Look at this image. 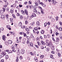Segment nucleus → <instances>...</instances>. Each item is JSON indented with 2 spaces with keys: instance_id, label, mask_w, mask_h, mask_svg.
Wrapping results in <instances>:
<instances>
[{
  "instance_id": "obj_10",
  "label": "nucleus",
  "mask_w": 62,
  "mask_h": 62,
  "mask_svg": "<svg viewBox=\"0 0 62 62\" xmlns=\"http://www.w3.org/2000/svg\"><path fill=\"white\" fill-rule=\"evenodd\" d=\"M12 41L11 40H8V43L10 44H12Z\"/></svg>"
},
{
  "instance_id": "obj_49",
  "label": "nucleus",
  "mask_w": 62,
  "mask_h": 62,
  "mask_svg": "<svg viewBox=\"0 0 62 62\" xmlns=\"http://www.w3.org/2000/svg\"><path fill=\"white\" fill-rule=\"evenodd\" d=\"M28 3L29 4H32V3L31 2V1H30L28 2Z\"/></svg>"
},
{
  "instance_id": "obj_6",
  "label": "nucleus",
  "mask_w": 62,
  "mask_h": 62,
  "mask_svg": "<svg viewBox=\"0 0 62 62\" xmlns=\"http://www.w3.org/2000/svg\"><path fill=\"white\" fill-rule=\"evenodd\" d=\"M1 54L3 55V56H5V55H6V53L4 52H2L1 53Z\"/></svg>"
},
{
  "instance_id": "obj_3",
  "label": "nucleus",
  "mask_w": 62,
  "mask_h": 62,
  "mask_svg": "<svg viewBox=\"0 0 62 62\" xmlns=\"http://www.w3.org/2000/svg\"><path fill=\"white\" fill-rule=\"evenodd\" d=\"M36 26L37 27H39L40 25V23L39 21H37L36 23Z\"/></svg>"
},
{
  "instance_id": "obj_30",
  "label": "nucleus",
  "mask_w": 62,
  "mask_h": 62,
  "mask_svg": "<svg viewBox=\"0 0 62 62\" xmlns=\"http://www.w3.org/2000/svg\"><path fill=\"white\" fill-rule=\"evenodd\" d=\"M12 51L13 52H16L17 53V51L14 49L12 50Z\"/></svg>"
},
{
  "instance_id": "obj_37",
  "label": "nucleus",
  "mask_w": 62,
  "mask_h": 62,
  "mask_svg": "<svg viewBox=\"0 0 62 62\" xmlns=\"http://www.w3.org/2000/svg\"><path fill=\"white\" fill-rule=\"evenodd\" d=\"M7 6H8V5H5L4 6V8H6V7H7Z\"/></svg>"
},
{
  "instance_id": "obj_8",
  "label": "nucleus",
  "mask_w": 62,
  "mask_h": 62,
  "mask_svg": "<svg viewBox=\"0 0 62 62\" xmlns=\"http://www.w3.org/2000/svg\"><path fill=\"white\" fill-rule=\"evenodd\" d=\"M16 52H17V56H20V51L18 50Z\"/></svg>"
},
{
  "instance_id": "obj_62",
  "label": "nucleus",
  "mask_w": 62,
  "mask_h": 62,
  "mask_svg": "<svg viewBox=\"0 0 62 62\" xmlns=\"http://www.w3.org/2000/svg\"><path fill=\"white\" fill-rule=\"evenodd\" d=\"M4 62V60L2 59L1 60V62Z\"/></svg>"
},
{
  "instance_id": "obj_51",
  "label": "nucleus",
  "mask_w": 62,
  "mask_h": 62,
  "mask_svg": "<svg viewBox=\"0 0 62 62\" xmlns=\"http://www.w3.org/2000/svg\"><path fill=\"white\" fill-rule=\"evenodd\" d=\"M60 38L61 39H62V35L61 36H60Z\"/></svg>"
},
{
  "instance_id": "obj_36",
  "label": "nucleus",
  "mask_w": 62,
  "mask_h": 62,
  "mask_svg": "<svg viewBox=\"0 0 62 62\" xmlns=\"http://www.w3.org/2000/svg\"><path fill=\"white\" fill-rule=\"evenodd\" d=\"M5 4L6 5H8L9 4V3H8L7 2H6L5 3Z\"/></svg>"
},
{
  "instance_id": "obj_47",
  "label": "nucleus",
  "mask_w": 62,
  "mask_h": 62,
  "mask_svg": "<svg viewBox=\"0 0 62 62\" xmlns=\"http://www.w3.org/2000/svg\"><path fill=\"white\" fill-rule=\"evenodd\" d=\"M14 10L13 9H11V11H12V12H14Z\"/></svg>"
},
{
  "instance_id": "obj_54",
  "label": "nucleus",
  "mask_w": 62,
  "mask_h": 62,
  "mask_svg": "<svg viewBox=\"0 0 62 62\" xmlns=\"http://www.w3.org/2000/svg\"><path fill=\"white\" fill-rule=\"evenodd\" d=\"M42 6L44 7H45V4H44L43 3L42 4Z\"/></svg>"
},
{
  "instance_id": "obj_61",
  "label": "nucleus",
  "mask_w": 62,
  "mask_h": 62,
  "mask_svg": "<svg viewBox=\"0 0 62 62\" xmlns=\"http://www.w3.org/2000/svg\"><path fill=\"white\" fill-rule=\"evenodd\" d=\"M27 2H26H26H25L24 3V4H25V5H26V4H27Z\"/></svg>"
},
{
  "instance_id": "obj_48",
  "label": "nucleus",
  "mask_w": 62,
  "mask_h": 62,
  "mask_svg": "<svg viewBox=\"0 0 62 62\" xmlns=\"http://www.w3.org/2000/svg\"><path fill=\"white\" fill-rule=\"evenodd\" d=\"M19 34L20 35H23V32H19Z\"/></svg>"
},
{
  "instance_id": "obj_25",
  "label": "nucleus",
  "mask_w": 62,
  "mask_h": 62,
  "mask_svg": "<svg viewBox=\"0 0 62 62\" xmlns=\"http://www.w3.org/2000/svg\"><path fill=\"white\" fill-rule=\"evenodd\" d=\"M0 14H3V11L2 10H0Z\"/></svg>"
},
{
  "instance_id": "obj_21",
  "label": "nucleus",
  "mask_w": 62,
  "mask_h": 62,
  "mask_svg": "<svg viewBox=\"0 0 62 62\" xmlns=\"http://www.w3.org/2000/svg\"><path fill=\"white\" fill-rule=\"evenodd\" d=\"M12 16L13 17V18H14L15 19L16 18V16H15V15H14V14H12Z\"/></svg>"
},
{
  "instance_id": "obj_42",
  "label": "nucleus",
  "mask_w": 62,
  "mask_h": 62,
  "mask_svg": "<svg viewBox=\"0 0 62 62\" xmlns=\"http://www.w3.org/2000/svg\"><path fill=\"white\" fill-rule=\"evenodd\" d=\"M9 10V8H7V9H6L7 11H8Z\"/></svg>"
},
{
  "instance_id": "obj_4",
  "label": "nucleus",
  "mask_w": 62,
  "mask_h": 62,
  "mask_svg": "<svg viewBox=\"0 0 62 62\" xmlns=\"http://www.w3.org/2000/svg\"><path fill=\"white\" fill-rule=\"evenodd\" d=\"M36 15L34 13H33L32 14V15L31 16V17L32 18L33 17H36Z\"/></svg>"
},
{
  "instance_id": "obj_17",
  "label": "nucleus",
  "mask_w": 62,
  "mask_h": 62,
  "mask_svg": "<svg viewBox=\"0 0 62 62\" xmlns=\"http://www.w3.org/2000/svg\"><path fill=\"white\" fill-rule=\"evenodd\" d=\"M58 55L59 57H60L61 56V54L60 53H58Z\"/></svg>"
},
{
  "instance_id": "obj_63",
  "label": "nucleus",
  "mask_w": 62,
  "mask_h": 62,
  "mask_svg": "<svg viewBox=\"0 0 62 62\" xmlns=\"http://www.w3.org/2000/svg\"><path fill=\"white\" fill-rule=\"evenodd\" d=\"M47 24H48V25H50V22H48L47 23Z\"/></svg>"
},
{
  "instance_id": "obj_50",
  "label": "nucleus",
  "mask_w": 62,
  "mask_h": 62,
  "mask_svg": "<svg viewBox=\"0 0 62 62\" xmlns=\"http://www.w3.org/2000/svg\"><path fill=\"white\" fill-rule=\"evenodd\" d=\"M56 36H57L58 35H59V33H58V32H56Z\"/></svg>"
},
{
  "instance_id": "obj_27",
  "label": "nucleus",
  "mask_w": 62,
  "mask_h": 62,
  "mask_svg": "<svg viewBox=\"0 0 62 62\" xmlns=\"http://www.w3.org/2000/svg\"><path fill=\"white\" fill-rule=\"evenodd\" d=\"M38 27H36L35 28H34V30L37 31V30H38Z\"/></svg>"
},
{
  "instance_id": "obj_12",
  "label": "nucleus",
  "mask_w": 62,
  "mask_h": 62,
  "mask_svg": "<svg viewBox=\"0 0 62 62\" xmlns=\"http://www.w3.org/2000/svg\"><path fill=\"white\" fill-rule=\"evenodd\" d=\"M34 60H35L36 62H38V60L37 59V58L36 57H35L34 59Z\"/></svg>"
},
{
  "instance_id": "obj_52",
  "label": "nucleus",
  "mask_w": 62,
  "mask_h": 62,
  "mask_svg": "<svg viewBox=\"0 0 62 62\" xmlns=\"http://www.w3.org/2000/svg\"><path fill=\"white\" fill-rule=\"evenodd\" d=\"M40 39H43V37H42L40 36Z\"/></svg>"
},
{
  "instance_id": "obj_57",
  "label": "nucleus",
  "mask_w": 62,
  "mask_h": 62,
  "mask_svg": "<svg viewBox=\"0 0 62 62\" xmlns=\"http://www.w3.org/2000/svg\"><path fill=\"white\" fill-rule=\"evenodd\" d=\"M56 28L57 29H58V26H56Z\"/></svg>"
},
{
  "instance_id": "obj_19",
  "label": "nucleus",
  "mask_w": 62,
  "mask_h": 62,
  "mask_svg": "<svg viewBox=\"0 0 62 62\" xmlns=\"http://www.w3.org/2000/svg\"><path fill=\"white\" fill-rule=\"evenodd\" d=\"M30 46L31 47H33V44L32 43H30Z\"/></svg>"
},
{
  "instance_id": "obj_60",
  "label": "nucleus",
  "mask_w": 62,
  "mask_h": 62,
  "mask_svg": "<svg viewBox=\"0 0 62 62\" xmlns=\"http://www.w3.org/2000/svg\"><path fill=\"white\" fill-rule=\"evenodd\" d=\"M29 28L30 29H32V27H31V26H30L29 27Z\"/></svg>"
},
{
  "instance_id": "obj_1",
  "label": "nucleus",
  "mask_w": 62,
  "mask_h": 62,
  "mask_svg": "<svg viewBox=\"0 0 62 62\" xmlns=\"http://www.w3.org/2000/svg\"><path fill=\"white\" fill-rule=\"evenodd\" d=\"M24 11L23 10L21 11V12L22 13V14H23V15H25V13L26 15H28V12L27 11V10L26 9H25L24 10Z\"/></svg>"
},
{
  "instance_id": "obj_35",
  "label": "nucleus",
  "mask_w": 62,
  "mask_h": 62,
  "mask_svg": "<svg viewBox=\"0 0 62 62\" xmlns=\"http://www.w3.org/2000/svg\"><path fill=\"white\" fill-rule=\"evenodd\" d=\"M3 12H5V10H6V8H3Z\"/></svg>"
},
{
  "instance_id": "obj_64",
  "label": "nucleus",
  "mask_w": 62,
  "mask_h": 62,
  "mask_svg": "<svg viewBox=\"0 0 62 62\" xmlns=\"http://www.w3.org/2000/svg\"><path fill=\"white\" fill-rule=\"evenodd\" d=\"M28 22H27V21H25V24H27V23H28Z\"/></svg>"
},
{
  "instance_id": "obj_59",
  "label": "nucleus",
  "mask_w": 62,
  "mask_h": 62,
  "mask_svg": "<svg viewBox=\"0 0 62 62\" xmlns=\"http://www.w3.org/2000/svg\"><path fill=\"white\" fill-rule=\"evenodd\" d=\"M41 12L42 14H44V13L42 11H41Z\"/></svg>"
},
{
  "instance_id": "obj_15",
  "label": "nucleus",
  "mask_w": 62,
  "mask_h": 62,
  "mask_svg": "<svg viewBox=\"0 0 62 62\" xmlns=\"http://www.w3.org/2000/svg\"><path fill=\"white\" fill-rule=\"evenodd\" d=\"M16 61L17 62H18V61H19V57H18V56L16 57Z\"/></svg>"
},
{
  "instance_id": "obj_2",
  "label": "nucleus",
  "mask_w": 62,
  "mask_h": 62,
  "mask_svg": "<svg viewBox=\"0 0 62 62\" xmlns=\"http://www.w3.org/2000/svg\"><path fill=\"white\" fill-rule=\"evenodd\" d=\"M48 0L50 2H51L54 5H55L56 3V1L54 0Z\"/></svg>"
},
{
  "instance_id": "obj_44",
  "label": "nucleus",
  "mask_w": 62,
  "mask_h": 62,
  "mask_svg": "<svg viewBox=\"0 0 62 62\" xmlns=\"http://www.w3.org/2000/svg\"><path fill=\"white\" fill-rule=\"evenodd\" d=\"M56 39L57 41H58L59 40V38H56Z\"/></svg>"
},
{
  "instance_id": "obj_40",
  "label": "nucleus",
  "mask_w": 62,
  "mask_h": 62,
  "mask_svg": "<svg viewBox=\"0 0 62 62\" xmlns=\"http://www.w3.org/2000/svg\"><path fill=\"white\" fill-rule=\"evenodd\" d=\"M37 43L38 46H40V43L39 42H37Z\"/></svg>"
},
{
  "instance_id": "obj_45",
  "label": "nucleus",
  "mask_w": 62,
  "mask_h": 62,
  "mask_svg": "<svg viewBox=\"0 0 62 62\" xmlns=\"http://www.w3.org/2000/svg\"><path fill=\"white\" fill-rule=\"evenodd\" d=\"M10 35H12V34H13V35L14 34V33H13V32H10Z\"/></svg>"
},
{
  "instance_id": "obj_33",
  "label": "nucleus",
  "mask_w": 62,
  "mask_h": 62,
  "mask_svg": "<svg viewBox=\"0 0 62 62\" xmlns=\"http://www.w3.org/2000/svg\"><path fill=\"white\" fill-rule=\"evenodd\" d=\"M54 21H55L54 19L53 18H52V20L51 21L52 22H54Z\"/></svg>"
},
{
  "instance_id": "obj_22",
  "label": "nucleus",
  "mask_w": 62,
  "mask_h": 62,
  "mask_svg": "<svg viewBox=\"0 0 62 62\" xmlns=\"http://www.w3.org/2000/svg\"><path fill=\"white\" fill-rule=\"evenodd\" d=\"M29 39H28L27 40V44H29Z\"/></svg>"
},
{
  "instance_id": "obj_55",
  "label": "nucleus",
  "mask_w": 62,
  "mask_h": 62,
  "mask_svg": "<svg viewBox=\"0 0 62 62\" xmlns=\"http://www.w3.org/2000/svg\"><path fill=\"white\" fill-rule=\"evenodd\" d=\"M60 25H61V26H62V22H60Z\"/></svg>"
},
{
  "instance_id": "obj_31",
  "label": "nucleus",
  "mask_w": 62,
  "mask_h": 62,
  "mask_svg": "<svg viewBox=\"0 0 62 62\" xmlns=\"http://www.w3.org/2000/svg\"><path fill=\"white\" fill-rule=\"evenodd\" d=\"M44 27H46V25H47V23H44Z\"/></svg>"
},
{
  "instance_id": "obj_13",
  "label": "nucleus",
  "mask_w": 62,
  "mask_h": 62,
  "mask_svg": "<svg viewBox=\"0 0 62 62\" xmlns=\"http://www.w3.org/2000/svg\"><path fill=\"white\" fill-rule=\"evenodd\" d=\"M23 36L24 37H26L27 35H26V33L23 32Z\"/></svg>"
},
{
  "instance_id": "obj_29",
  "label": "nucleus",
  "mask_w": 62,
  "mask_h": 62,
  "mask_svg": "<svg viewBox=\"0 0 62 62\" xmlns=\"http://www.w3.org/2000/svg\"><path fill=\"white\" fill-rule=\"evenodd\" d=\"M10 21L11 23H12L13 21V19L12 18L10 19Z\"/></svg>"
},
{
  "instance_id": "obj_38",
  "label": "nucleus",
  "mask_w": 62,
  "mask_h": 62,
  "mask_svg": "<svg viewBox=\"0 0 62 62\" xmlns=\"http://www.w3.org/2000/svg\"><path fill=\"white\" fill-rule=\"evenodd\" d=\"M16 15H17V16H20V14H19V13H18Z\"/></svg>"
},
{
  "instance_id": "obj_16",
  "label": "nucleus",
  "mask_w": 62,
  "mask_h": 62,
  "mask_svg": "<svg viewBox=\"0 0 62 62\" xmlns=\"http://www.w3.org/2000/svg\"><path fill=\"white\" fill-rule=\"evenodd\" d=\"M49 48L48 47H47V48H46L45 49V50H46V51H49Z\"/></svg>"
},
{
  "instance_id": "obj_7",
  "label": "nucleus",
  "mask_w": 62,
  "mask_h": 62,
  "mask_svg": "<svg viewBox=\"0 0 62 62\" xmlns=\"http://www.w3.org/2000/svg\"><path fill=\"white\" fill-rule=\"evenodd\" d=\"M50 46L51 49L52 50H54V46L53 45H51Z\"/></svg>"
},
{
  "instance_id": "obj_43",
  "label": "nucleus",
  "mask_w": 62,
  "mask_h": 62,
  "mask_svg": "<svg viewBox=\"0 0 62 62\" xmlns=\"http://www.w3.org/2000/svg\"><path fill=\"white\" fill-rule=\"evenodd\" d=\"M30 25L31 26H33V25H34V24H33V23H30Z\"/></svg>"
},
{
  "instance_id": "obj_9",
  "label": "nucleus",
  "mask_w": 62,
  "mask_h": 62,
  "mask_svg": "<svg viewBox=\"0 0 62 62\" xmlns=\"http://www.w3.org/2000/svg\"><path fill=\"white\" fill-rule=\"evenodd\" d=\"M16 7V3H15L13 5H12L11 6V7L12 8H15Z\"/></svg>"
},
{
  "instance_id": "obj_39",
  "label": "nucleus",
  "mask_w": 62,
  "mask_h": 62,
  "mask_svg": "<svg viewBox=\"0 0 62 62\" xmlns=\"http://www.w3.org/2000/svg\"><path fill=\"white\" fill-rule=\"evenodd\" d=\"M0 30H2V31H4V28H3L2 27H1L0 28Z\"/></svg>"
},
{
  "instance_id": "obj_24",
  "label": "nucleus",
  "mask_w": 62,
  "mask_h": 62,
  "mask_svg": "<svg viewBox=\"0 0 62 62\" xmlns=\"http://www.w3.org/2000/svg\"><path fill=\"white\" fill-rule=\"evenodd\" d=\"M6 17V18L7 20H8V15H7L5 16Z\"/></svg>"
},
{
  "instance_id": "obj_41",
  "label": "nucleus",
  "mask_w": 62,
  "mask_h": 62,
  "mask_svg": "<svg viewBox=\"0 0 62 62\" xmlns=\"http://www.w3.org/2000/svg\"><path fill=\"white\" fill-rule=\"evenodd\" d=\"M55 43L56 44H58L59 43V42H58V41H57Z\"/></svg>"
},
{
  "instance_id": "obj_14",
  "label": "nucleus",
  "mask_w": 62,
  "mask_h": 62,
  "mask_svg": "<svg viewBox=\"0 0 62 62\" xmlns=\"http://www.w3.org/2000/svg\"><path fill=\"white\" fill-rule=\"evenodd\" d=\"M22 25V23H21V22H20L18 24V26H21Z\"/></svg>"
},
{
  "instance_id": "obj_20",
  "label": "nucleus",
  "mask_w": 62,
  "mask_h": 62,
  "mask_svg": "<svg viewBox=\"0 0 62 62\" xmlns=\"http://www.w3.org/2000/svg\"><path fill=\"white\" fill-rule=\"evenodd\" d=\"M58 30H59L60 31H62V28L61 27L59 28V29H58Z\"/></svg>"
},
{
  "instance_id": "obj_18",
  "label": "nucleus",
  "mask_w": 62,
  "mask_h": 62,
  "mask_svg": "<svg viewBox=\"0 0 62 62\" xmlns=\"http://www.w3.org/2000/svg\"><path fill=\"white\" fill-rule=\"evenodd\" d=\"M41 33L42 34H44V31L42 30L41 31Z\"/></svg>"
},
{
  "instance_id": "obj_11",
  "label": "nucleus",
  "mask_w": 62,
  "mask_h": 62,
  "mask_svg": "<svg viewBox=\"0 0 62 62\" xmlns=\"http://www.w3.org/2000/svg\"><path fill=\"white\" fill-rule=\"evenodd\" d=\"M2 39L3 40H6V39L5 38V36L4 35H3L2 36Z\"/></svg>"
},
{
  "instance_id": "obj_58",
  "label": "nucleus",
  "mask_w": 62,
  "mask_h": 62,
  "mask_svg": "<svg viewBox=\"0 0 62 62\" xmlns=\"http://www.w3.org/2000/svg\"><path fill=\"white\" fill-rule=\"evenodd\" d=\"M54 51H52L51 52V53L52 54H54Z\"/></svg>"
},
{
  "instance_id": "obj_34",
  "label": "nucleus",
  "mask_w": 62,
  "mask_h": 62,
  "mask_svg": "<svg viewBox=\"0 0 62 62\" xmlns=\"http://www.w3.org/2000/svg\"><path fill=\"white\" fill-rule=\"evenodd\" d=\"M50 58H52V59H53V55H51L50 56Z\"/></svg>"
},
{
  "instance_id": "obj_53",
  "label": "nucleus",
  "mask_w": 62,
  "mask_h": 62,
  "mask_svg": "<svg viewBox=\"0 0 62 62\" xmlns=\"http://www.w3.org/2000/svg\"><path fill=\"white\" fill-rule=\"evenodd\" d=\"M35 46L37 48H39V46H38L37 45H35Z\"/></svg>"
},
{
  "instance_id": "obj_46",
  "label": "nucleus",
  "mask_w": 62,
  "mask_h": 62,
  "mask_svg": "<svg viewBox=\"0 0 62 62\" xmlns=\"http://www.w3.org/2000/svg\"><path fill=\"white\" fill-rule=\"evenodd\" d=\"M26 30L27 31H29V30L28 29V28H26Z\"/></svg>"
},
{
  "instance_id": "obj_5",
  "label": "nucleus",
  "mask_w": 62,
  "mask_h": 62,
  "mask_svg": "<svg viewBox=\"0 0 62 62\" xmlns=\"http://www.w3.org/2000/svg\"><path fill=\"white\" fill-rule=\"evenodd\" d=\"M21 53L22 54H24V50L23 49H22L21 51Z\"/></svg>"
},
{
  "instance_id": "obj_28",
  "label": "nucleus",
  "mask_w": 62,
  "mask_h": 62,
  "mask_svg": "<svg viewBox=\"0 0 62 62\" xmlns=\"http://www.w3.org/2000/svg\"><path fill=\"white\" fill-rule=\"evenodd\" d=\"M8 26H9V25H8L7 26V28H8V29L9 30H11V28H9V27Z\"/></svg>"
},
{
  "instance_id": "obj_32",
  "label": "nucleus",
  "mask_w": 62,
  "mask_h": 62,
  "mask_svg": "<svg viewBox=\"0 0 62 62\" xmlns=\"http://www.w3.org/2000/svg\"><path fill=\"white\" fill-rule=\"evenodd\" d=\"M19 56V58H20V59H23V57H22V56Z\"/></svg>"
},
{
  "instance_id": "obj_56",
  "label": "nucleus",
  "mask_w": 62,
  "mask_h": 62,
  "mask_svg": "<svg viewBox=\"0 0 62 62\" xmlns=\"http://www.w3.org/2000/svg\"><path fill=\"white\" fill-rule=\"evenodd\" d=\"M5 16H4V15H1V18H3V17H4Z\"/></svg>"
},
{
  "instance_id": "obj_23",
  "label": "nucleus",
  "mask_w": 62,
  "mask_h": 62,
  "mask_svg": "<svg viewBox=\"0 0 62 62\" xmlns=\"http://www.w3.org/2000/svg\"><path fill=\"white\" fill-rule=\"evenodd\" d=\"M11 48L12 50H14V46H11Z\"/></svg>"
},
{
  "instance_id": "obj_26",
  "label": "nucleus",
  "mask_w": 62,
  "mask_h": 62,
  "mask_svg": "<svg viewBox=\"0 0 62 62\" xmlns=\"http://www.w3.org/2000/svg\"><path fill=\"white\" fill-rule=\"evenodd\" d=\"M8 55H6L5 56V58L6 59V60L8 59Z\"/></svg>"
}]
</instances>
